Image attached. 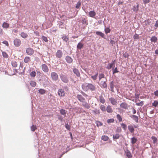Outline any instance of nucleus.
<instances>
[{
    "label": "nucleus",
    "mask_w": 158,
    "mask_h": 158,
    "mask_svg": "<svg viewBox=\"0 0 158 158\" xmlns=\"http://www.w3.org/2000/svg\"><path fill=\"white\" fill-rule=\"evenodd\" d=\"M81 87L82 89L85 91L88 90H90L91 91H94L96 89L95 85L91 83L83 84L82 85Z\"/></svg>",
    "instance_id": "nucleus-1"
},
{
    "label": "nucleus",
    "mask_w": 158,
    "mask_h": 158,
    "mask_svg": "<svg viewBox=\"0 0 158 158\" xmlns=\"http://www.w3.org/2000/svg\"><path fill=\"white\" fill-rule=\"evenodd\" d=\"M61 81L64 83H67L69 82V80L68 77L65 75L61 74L60 75Z\"/></svg>",
    "instance_id": "nucleus-2"
},
{
    "label": "nucleus",
    "mask_w": 158,
    "mask_h": 158,
    "mask_svg": "<svg viewBox=\"0 0 158 158\" xmlns=\"http://www.w3.org/2000/svg\"><path fill=\"white\" fill-rule=\"evenodd\" d=\"M52 80L53 81H56L58 79V76L57 74L55 72H52L51 74Z\"/></svg>",
    "instance_id": "nucleus-3"
},
{
    "label": "nucleus",
    "mask_w": 158,
    "mask_h": 158,
    "mask_svg": "<svg viewBox=\"0 0 158 158\" xmlns=\"http://www.w3.org/2000/svg\"><path fill=\"white\" fill-rule=\"evenodd\" d=\"M63 53L60 50H58L56 53V58H61L62 57Z\"/></svg>",
    "instance_id": "nucleus-4"
},
{
    "label": "nucleus",
    "mask_w": 158,
    "mask_h": 158,
    "mask_svg": "<svg viewBox=\"0 0 158 158\" xmlns=\"http://www.w3.org/2000/svg\"><path fill=\"white\" fill-rule=\"evenodd\" d=\"M14 43L16 47H19L21 44V42L19 39H15L14 41Z\"/></svg>",
    "instance_id": "nucleus-5"
},
{
    "label": "nucleus",
    "mask_w": 158,
    "mask_h": 158,
    "mask_svg": "<svg viewBox=\"0 0 158 158\" xmlns=\"http://www.w3.org/2000/svg\"><path fill=\"white\" fill-rule=\"evenodd\" d=\"M26 52L28 55H31L34 53V50L32 48H29L26 49Z\"/></svg>",
    "instance_id": "nucleus-6"
},
{
    "label": "nucleus",
    "mask_w": 158,
    "mask_h": 158,
    "mask_svg": "<svg viewBox=\"0 0 158 158\" xmlns=\"http://www.w3.org/2000/svg\"><path fill=\"white\" fill-rule=\"evenodd\" d=\"M42 69L44 72L45 73L48 72L49 70L48 67L45 64H43L42 65Z\"/></svg>",
    "instance_id": "nucleus-7"
},
{
    "label": "nucleus",
    "mask_w": 158,
    "mask_h": 158,
    "mask_svg": "<svg viewBox=\"0 0 158 158\" xmlns=\"http://www.w3.org/2000/svg\"><path fill=\"white\" fill-rule=\"evenodd\" d=\"M76 97L78 100L81 102H82L85 100V98L83 97L82 96L81 94H77Z\"/></svg>",
    "instance_id": "nucleus-8"
},
{
    "label": "nucleus",
    "mask_w": 158,
    "mask_h": 158,
    "mask_svg": "<svg viewBox=\"0 0 158 158\" xmlns=\"http://www.w3.org/2000/svg\"><path fill=\"white\" fill-rule=\"evenodd\" d=\"M109 101L113 105H115L117 104V102L116 100L113 98H110L109 99Z\"/></svg>",
    "instance_id": "nucleus-9"
},
{
    "label": "nucleus",
    "mask_w": 158,
    "mask_h": 158,
    "mask_svg": "<svg viewBox=\"0 0 158 158\" xmlns=\"http://www.w3.org/2000/svg\"><path fill=\"white\" fill-rule=\"evenodd\" d=\"M81 102L82 103V106L85 108L87 109H89L90 108V106L89 104L85 101V100Z\"/></svg>",
    "instance_id": "nucleus-10"
},
{
    "label": "nucleus",
    "mask_w": 158,
    "mask_h": 158,
    "mask_svg": "<svg viewBox=\"0 0 158 158\" xmlns=\"http://www.w3.org/2000/svg\"><path fill=\"white\" fill-rule=\"evenodd\" d=\"M100 86L102 88H106L107 85L105 81H102L100 83Z\"/></svg>",
    "instance_id": "nucleus-11"
},
{
    "label": "nucleus",
    "mask_w": 158,
    "mask_h": 158,
    "mask_svg": "<svg viewBox=\"0 0 158 158\" xmlns=\"http://www.w3.org/2000/svg\"><path fill=\"white\" fill-rule=\"evenodd\" d=\"M58 94L59 96L62 97L64 96V92L63 89H61L58 91Z\"/></svg>",
    "instance_id": "nucleus-12"
},
{
    "label": "nucleus",
    "mask_w": 158,
    "mask_h": 158,
    "mask_svg": "<svg viewBox=\"0 0 158 158\" xmlns=\"http://www.w3.org/2000/svg\"><path fill=\"white\" fill-rule=\"evenodd\" d=\"M73 72L76 74L77 77H79L80 76V73L79 70L76 68H74L73 69Z\"/></svg>",
    "instance_id": "nucleus-13"
},
{
    "label": "nucleus",
    "mask_w": 158,
    "mask_h": 158,
    "mask_svg": "<svg viewBox=\"0 0 158 158\" xmlns=\"http://www.w3.org/2000/svg\"><path fill=\"white\" fill-rule=\"evenodd\" d=\"M120 106L122 108L127 109L128 108V105L125 102L122 103L120 105Z\"/></svg>",
    "instance_id": "nucleus-14"
},
{
    "label": "nucleus",
    "mask_w": 158,
    "mask_h": 158,
    "mask_svg": "<svg viewBox=\"0 0 158 158\" xmlns=\"http://www.w3.org/2000/svg\"><path fill=\"white\" fill-rule=\"evenodd\" d=\"M65 60L69 64L71 63L72 62L73 59H72L69 56H67L65 58Z\"/></svg>",
    "instance_id": "nucleus-15"
},
{
    "label": "nucleus",
    "mask_w": 158,
    "mask_h": 158,
    "mask_svg": "<svg viewBox=\"0 0 158 158\" xmlns=\"http://www.w3.org/2000/svg\"><path fill=\"white\" fill-rule=\"evenodd\" d=\"M115 60L113 61L110 64H108V65L106 67V69H111L113 67V65H114Z\"/></svg>",
    "instance_id": "nucleus-16"
},
{
    "label": "nucleus",
    "mask_w": 158,
    "mask_h": 158,
    "mask_svg": "<svg viewBox=\"0 0 158 158\" xmlns=\"http://www.w3.org/2000/svg\"><path fill=\"white\" fill-rule=\"evenodd\" d=\"M136 5H134L133 6L132 10L133 11L135 12H137L139 10V4L138 3H136Z\"/></svg>",
    "instance_id": "nucleus-17"
},
{
    "label": "nucleus",
    "mask_w": 158,
    "mask_h": 158,
    "mask_svg": "<svg viewBox=\"0 0 158 158\" xmlns=\"http://www.w3.org/2000/svg\"><path fill=\"white\" fill-rule=\"evenodd\" d=\"M96 33L97 35L100 36L102 37L103 38L105 39H106V37H105L104 34L102 32L97 31L96 32Z\"/></svg>",
    "instance_id": "nucleus-18"
},
{
    "label": "nucleus",
    "mask_w": 158,
    "mask_h": 158,
    "mask_svg": "<svg viewBox=\"0 0 158 158\" xmlns=\"http://www.w3.org/2000/svg\"><path fill=\"white\" fill-rule=\"evenodd\" d=\"M128 128L130 132L131 133H133L134 132L135 130L134 127L132 125H129L128 127Z\"/></svg>",
    "instance_id": "nucleus-19"
},
{
    "label": "nucleus",
    "mask_w": 158,
    "mask_h": 158,
    "mask_svg": "<svg viewBox=\"0 0 158 158\" xmlns=\"http://www.w3.org/2000/svg\"><path fill=\"white\" fill-rule=\"evenodd\" d=\"M89 14L90 17L94 18L96 15V13L94 10L90 11L89 12Z\"/></svg>",
    "instance_id": "nucleus-20"
},
{
    "label": "nucleus",
    "mask_w": 158,
    "mask_h": 158,
    "mask_svg": "<svg viewBox=\"0 0 158 158\" xmlns=\"http://www.w3.org/2000/svg\"><path fill=\"white\" fill-rule=\"evenodd\" d=\"M150 40L152 42H153L155 43L157 42V39L155 36H153L151 38Z\"/></svg>",
    "instance_id": "nucleus-21"
},
{
    "label": "nucleus",
    "mask_w": 158,
    "mask_h": 158,
    "mask_svg": "<svg viewBox=\"0 0 158 158\" xmlns=\"http://www.w3.org/2000/svg\"><path fill=\"white\" fill-rule=\"evenodd\" d=\"M99 99L101 103L103 104L105 102V100L102 95H101L99 96Z\"/></svg>",
    "instance_id": "nucleus-22"
},
{
    "label": "nucleus",
    "mask_w": 158,
    "mask_h": 158,
    "mask_svg": "<svg viewBox=\"0 0 158 158\" xmlns=\"http://www.w3.org/2000/svg\"><path fill=\"white\" fill-rule=\"evenodd\" d=\"M106 111L108 113H112L113 112V110L110 106L108 105L106 107Z\"/></svg>",
    "instance_id": "nucleus-23"
},
{
    "label": "nucleus",
    "mask_w": 158,
    "mask_h": 158,
    "mask_svg": "<svg viewBox=\"0 0 158 158\" xmlns=\"http://www.w3.org/2000/svg\"><path fill=\"white\" fill-rule=\"evenodd\" d=\"M120 135L119 133H117L115 134H114L113 135V138L114 140L118 139L119 138Z\"/></svg>",
    "instance_id": "nucleus-24"
},
{
    "label": "nucleus",
    "mask_w": 158,
    "mask_h": 158,
    "mask_svg": "<svg viewBox=\"0 0 158 158\" xmlns=\"http://www.w3.org/2000/svg\"><path fill=\"white\" fill-rule=\"evenodd\" d=\"M9 26V24L6 22H4L2 25V27L5 28H8Z\"/></svg>",
    "instance_id": "nucleus-25"
},
{
    "label": "nucleus",
    "mask_w": 158,
    "mask_h": 158,
    "mask_svg": "<svg viewBox=\"0 0 158 158\" xmlns=\"http://www.w3.org/2000/svg\"><path fill=\"white\" fill-rule=\"evenodd\" d=\"M131 117L133 118V119L137 123L138 122V117L136 115H132L131 116Z\"/></svg>",
    "instance_id": "nucleus-26"
},
{
    "label": "nucleus",
    "mask_w": 158,
    "mask_h": 158,
    "mask_svg": "<svg viewBox=\"0 0 158 158\" xmlns=\"http://www.w3.org/2000/svg\"><path fill=\"white\" fill-rule=\"evenodd\" d=\"M83 44L81 42H79L77 46V49H81L82 48H83Z\"/></svg>",
    "instance_id": "nucleus-27"
},
{
    "label": "nucleus",
    "mask_w": 158,
    "mask_h": 158,
    "mask_svg": "<svg viewBox=\"0 0 158 158\" xmlns=\"http://www.w3.org/2000/svg\"><path fill=\"white\" fill-rule=\"evenodd\" d=\"M151 23V22L150 20H145L143 22V23L144 25H150V23Z\"/></svg>",
    "instance_id": "nucleus-28"
},
{
    "label": "nucleus",
    "mask_w": 158,
    "mask_h": 158,
    "mask_svg": "<svg viewBox=\"0 0 158 158\" xmlns=\"http://www.w3.org/2000/svg\"><path fill=\"white\" fill-rule=\"evenodd\" d=\"M126 156L128 158H131L132 157V155L131 152L129 151L128 150H127V151L126 152Z\"/></svg>",
    "instance_id": "nucleus-29"
},
{
    "label": "nucleus",
    "mask_w": 158,
    "mask_h": 158,
    "mask_svg": "<svg viewBox=\"0 0 158 158\" xmlns=\"http://www.w3.org/2000/svg\"><path fill=\"white\" fill-rule=\"evenodd\" d=\"M110 86L111 90L112 92H114L113 89L114 87V85L113 84V81H111L110 82Z\"/></svg>",
    "instance_id": "nucleus-30"
},
{
    "label": "nucleus",
    "mask_w": 158,
    "mask_h": 158,
    "mask_svg": "<svg viewBox=\"0 0 158 158\" xmlns=\"http://www.w3.org/2000/svg\"><path fill=\"white\" fill-rule=\"evenodd\" d=\"M38 92L40 94H43L45 93L46 91L44 89H40L39 90Z\"/></svg>",
    "instance_id": "nucleus-31"
},
{
    "label": "nucleus",
    "mask_w": 158,
    "mask_h": 158,
    "mask_svg": "<svg viewBox=\"0 0 158 158\" xmlns=\"http://www.w3.org/2000/svg\"><path fill=\"white\" fill-rule=\"evenodd\" d=\"M104 30L105 31V32L106 34H107V33H110V28L106 27L105 26Z\"/></svg>",
    "instance_id": "nucleus-32"
},
{
    "label": "nucleus",
    "mask_w": 158,
    "mask_h": 158,
    "mask_svg": "<svg viewBox=\"0 0 158 158\" xmlns=\"http://www.w3.org/2000/svg\"><path fill=\"white\" fill-rule=\"evenodd\" d=\"M30 61V58L28 56L25 57L24 60V61L25 63H27Z\"/></svg>",
    "instance_id": "nucleus-33"
},
{
    "label": "nucleus",
    "mask_w": 158,
    "mask_h": 158,
    "mask_svg": "<svg viewBox=\"0 0 158 158\" xmlns=\"http://www.w3.org/2000/svg\"><path fill=\"white\" fill-rule=\"evenodd\" d=\"M92 112L95 114H100V110L95 109L92 110Z\"/></svg>",
    "instance_id": "nucleus-34"
},
{
    "label": "nucleus",
    "mask_w": 158,
    "mask_h": 158,
    "mask_svg": "<svg viewBox=\"0 0 158 158\" xmlns=\"http://www.w3.org/2000/svg\"><path fill=\"white\" fill-rule=\"evenodd\" d=\"M60 112L61 114L64 115V117L65 116L66 112L65 110L63 109H61L60 110Z\"/></svg>",
    "instance_id": "nucleus-35"
},
{
    "label": "nucleus",
    "mask_w": 158,
    "mask_h": 158,
    "mask_svg": "<svg viewBox=\"0 0 158 158\" xmlns=\"http://www.w3.org/2000/svg\"><path fill=\"white\" fill-rule=\"evenodd\" d=\"M21 36L23 38H26L27 36L28 35L27 33H25L24 32H22L21 33Z\"/></svg>",
    "instance_id": "nucleus-36"
},
{
    "label": "nucleus",
    "mask_w": 158,
    "mask_h": 158,
    "mask_svg": "<svg viewBox=\"0 0 158 158\" xmlns=\"http://www.w3.org/2000/svg\"><path fill=\"white\" fill-rule=\"evenodd\" d=\"M109 139V137L105 135H103L102 137V139L105 141Z\"/></svg>",
    "instance_id": "nucleus-37"
},
{
    "label": "nucleus",
    "mask_w": 158,
    "mask_h": 158,
    "mask_svg": "<svg viewBox=\"0 0 158 158\" xmlns=\"http://www.w3.org/2000/svg\"><path fill=\"white\" fill-rule=\"evenodd\" d=\"M81 5V2L80 1H78L76 4L75 7L77 9H80V6Z\"/></svg>",
    "instance_id": "nucleus-38"
},
{
    "label": "nucleus",
    "mask_w": 158,
    "mask_h": 158,
    "mask_svg": "<svg viewBox=\"0 0 158 158\" xmlns=\"http://www.w3.org/2000/svg\"><path fill=\"white\" fill-rule=\"evenodd\" d=\"M98 75V73H97L95 75L91 76V77L94 81L96 80L97 79Z\"/></svg>",
    "instance_id": "nucleus-39"
},
{
    "label": "nucleus",
    "mask_w": 158,
    "mask_h": 158,
    "mask_svg": "<svg viewBox=\"0 0 158 158\" xmlns=\"http://www.w3.org/2000/svg\"><path fill=\"white\" fill-rule=\"evenodd\" d=\"M100 108L103 111H106V107L103 105H102L100 106Z\"/></svg>",
    "instance_id": "nucleus-40"
},
{
    "label": "nucleus",
    "mask_w": 158,
    "mask_h": 158,
    "mask_svg": "<svg viewBox=\"0 0 158 158\" xmlns=\"http://www.w3.org/2000/svg\"><path fill=\"white\" fill-rule=\"evenodd\" d=\"M137 139L133 137L131 138V142L133 144L135 143Z\"/></svg>",
    "instance_id": "nucleus-41"
},
{
    "label": "nucleus",
    "mask_w": 158,
    "mask_h": 158,
    "mask_svg": "<svg viewBox=\"0 0 158 158\" xmlns=\"http://www.w3.org/2000/svg\"><path fill=\"white\" fill-rule=\"evenodd\" d=\"M105 75L104 74L101 73L99 74L98 78L99 81H100L102 78H104Z\"/></svg>",
    "instance_id": "nucleus-42"
},
{
    "label": "nucleus",
    "mask_w": 158,
    "mask_h": 158,
    "mask_svg": "<svg viewBox=\"0 0 158 158\" xmlns=\"http://www.w3.org/2000/svg\"><path fill=\"white\" fill-rule=\"evenodd\" d=\"M11 64L13 67H16L17 66V62L15 61H12L11 62Z\"/></svg>",
    "instance_id": "nucleus-43"
},
{
    "label": "nucleus",
    "mask_w": 158,
    "mask_h": 158,
    "mask_svg": "<svg viewBox=\"0 0 158 158\" xmlns=\"http://www.w3.org/2000/svg\"><path fill=\"white\" fill-rule=\"evenodd\" d=\"M158 105V102L156 100L154 101V102L152 103V105L154 106L155 107H156Z\"/></svg>",
    "instance_id": "nucleus-44"
},
{
    "label": "nucleus",
    "mask_w": 158,
    "mask_h": 158,
    "mask_svg": "<svg viewBox=\"0 0 158 158\" xmlns=\"http://www.w3.org/2000/svg\"><path fill=\"white\" fill-rule=\"evenodd\" d=\"M116 117L119 122H121L122 121V118L119 114L117 115Z\"/></svg>",
    "instance_id": "nucleus-45"
},
{
    "label": "nucleus",
    "mask_w": 158,
    "mask_h": 158,
    "mask_svg": "<svg viewBox=\"0 0 158 158\" xmlns=\"http://www.w3.org/2000/svg\"><path fill=\"white\" fill-rule=\"evenodd\" d=\"M114 68L113 67L112 69L113 70V74H114L116 73H118L119 71L117 70V68L116 67L114 69Z\"/></svg>",
    "instance_id": "nucleus-46"
},
{
    "label": "nucleus",
    "mask_w": 158,
    "mask_h": 158,
    "mask_svg": "<svg viewBox=\"0 0 158 158\" xmlns=\"http://www.w3.org/2000/svg\"><path fill=\"white\" fill-rule=\"evenodd\" d=\"M30 84L32 87H35L36 85V83L34 81H31L30 82Z\"/></svg>",
    "instance_id": "nucleus-47"
},
{
    "label": "nucleus",
    "mask_w": 158,
    "mask_h": 158,
    "mask_svg": "<svg viewBox=\"0 0 158 158\" xmlns=\"http://www.w3.org/2000/svg\"><path fill=\"white\" fill-rule=\"evenodd\" d=\"M62 39L65 42H67L68 40L69 39L68 37H66V36H64L62 37Z\"/></svg>",
    "instance_id": "nucleus-48"
},
{
    "label": "nucleus",
    "mask_w": 158,
    "mask_h": 158,
    "mask_svg": "<svg viewBox=\"0 0 158 158\" xmlns=\"http://www.w3.org/2000/svg\"><path fill=\"white\" fill-rule=\"evenodd\" d=\"M121 125L122 126L124 130H125L127 128V126L124 123H122V124H121Z\"/></svg>",
    "instance_id": "nucleus-49"
},
{
    "label": "nucleus",
    "mask_w": 158,
    "mask_h": 158,
    "mask_svg": "<svg viewBox=\"0 0 158 158\" xmlns=\"http://www.w3.org/2000/svg\"><path fill=\"white\" fill-rule=\"evenodd\" d=\"M152 139L153 140V143H155L157 141L156 138L154 136H152Z\"/></svg>",
    "instance_id": "nucleus-50"
},
{
    "label": "nucleus",
    "mask_w": 158,
    "mask_h": 158,
    "mask_svg": "<svg viewBox=\"0 0 158 158\" xmlns=\"http://www.w3.org/2000/svg\"><path fill=\"white\" fill-rule=\"evenodd\" d=\"M31 130L34 131H35V130L36 129V127L35 126H34V125H32L31 127Z\"/></svg>",
    "instance_id": "nucleus-51"
},
{
    "label": "nucleus",
    "mask_w": 158,
    "mask_h": 158,
    "mask_svg": "<svg viewBox=\"0 0 158 158\" xmlns=\"http://www.w3.org/2000/svg\"><path fill=\"white\" fill-rule=\"evenodd\" d=\"M2 55L3 57H4V58H7L8 56L6 52H2Z\"/></svg>",
    "instance_id": "nucleus-52"
},
{
    "label": "nucleus",
    "mask_w": 158,
    "mask_h": 158,
    "mask_svg": "<svg viewBox=\"0 0 158 158\" xmlns=\"http://www.w3.org/2000/svg\"><path fill=\"white\" fill-rule=\"evenodd\" d=\"M30 76L32 77L35 76L36 73L35 71H32L30 73Z\"/></svg>",
    "instance_id": "nucleus-53"
},
{
    "label": "nucleus",
    "mask_w": 158,
    "mask_h": 158,
    "mask_svg": "<svg viewBox=\"0 0 158 158\" xmlns=\"http://www.w3.org/2000/svg\"><path fill=\"white\" fill-rule=\"evenodd\" d=\"M114 122V120L113 118L109 119H108L107 120V122L108 123H113Z\"/></svg>",
    "instance_id": "nucleus-54"
},
{
    "label": "nucleus",
    "mask_w": 158,
    "mask_h": 158,
    "mask_svg": "<svg viewBox=\"0 0 158 158\" xmlns=\"http://www.w3.org/2000/svg\"><path fill=\"white\" fill-rule=\"evenodd\" d=\"M42 40L45 42H48V39H47V37H45L44 36H42Z\"/></svg>",
    "instance_id": "nucleus-55"
},
{
    "label": "nucleus",
    "mask_w": 158,
    "mask_h": 158,
    "mask_svg": "<svg viewBox=\"0 0 158 158\" xmlns=\"http://www.w3.org/2000/svg\"><path fill=\"white\" fill-rule=\"evenodd\" d=\"M96 124L98 127H99L100 126H102V123L100 121H96Z\"/></svg>",
    "instance_id": "nucleus-56"
},
{
    "label": "nucleus",
    "mask_w": 158,
    "mask_h": 158,
    "mask_svg": "<svg viewBox=\"0 0 158 158\" xmlns=\"http://www.w3.org/2000/svg\"><path fill=\"white\" fill-rule=\"evenodd\" d=\"M65 127L67 129L69 130L70 129V126L67 123L65 124Z\"/></svg>",
    "instance_id": "nucleus-57"
},
{
    "label": "nucleus",
    "mask_w": 158,
    "mask_h": 158,
    "mask_svg": "<svg viewBox=\"0 0 158 158\" xmlns=\"http://www.w3.org/2000/svg\"><path fill=\"white\" fill-rule=\"evenodd\" d=\"M133 38L135 39H138L139 38V35L138 34H135L134 35Z\"/></svg>",
    "instance_id": "nucleus-58"
},
{
    "label": "nucleus",
    "mask_w": 158,
    "mask_h": 158,
    "mask_svg": "<svg viewBox=\"0 0 158 158\" xmlns=\"http://www.w3.org/2000/svg\"><path fill=\"white\" fill-rule=\"evenodd\" d=\"M136 105L137 106H142L143 105V101H141L139 103H136Z\"/></svg>",
    "instance_id": "nucleus-59"
},
{
    "label": "nucleus",
    "mask_w": 158,
    "mask_h": 158,
    "mask_svg": "<svg viewBox=\"0 0 158 158\" xmlns=\"http://www.w3.org/2000/svg\"><path fill=\"white\" fill-rule=\"evenodd\" d=\"M123 56L124 57L126 58L128 57L129 55L127 52H125L124 54H123Z\"/></svg>",
    "instance_id": "nucleus-60"
},
{
    "label": "nucleus",
    "mask_w": 158,
    "mask_h": 158,
    "mask_svg": "<svg viewBox=\"0 0 158 158\" xmlns=\"http://www.w3.org/2000/svg\"><path fill=\"white\" fill-rule=\"evenodd\" d=\"M87 20L85 18L81 20V22L83 24H86V23Z\"/></svg>",
    "instance_id": "nucleus-61"
},
{
    "label": "nucleus",
    "mask_w": 158,
    "mask_h": 158,
    "mask_svg": "<svg viewBox=\"0 0 158 158\" xmlns=\"http://www.w3.org/2000/svg\"><path fill=\"white\" fill-rule=\"evenodd\" d=\"M2 43L5 44L7 46H9V44L8 42L6 40H4L2 42Z\"/></svg>",
    "instance_id": "nucleus-62"
},
{
    "label": "nucleus",
    "mask_w": 158,
    "mask_h": 158,
    "mask_svg": "<svg viewBox=\"0 0 158 158\" xmlns=\"http://www.w3.org/2000/svg\"><path fill=\"white\" fill-rule=\"evenodd\" d=\"M121 129L120 127H118L116 130V132H120L121 131Z\"/></svg>",
    "instance_id": "nucleus-63"
},
{
    "label": "nucleus",
    "mask_w": 158,
    "mask_h": 158,
    "mask_svg": "<svg viewBox=\"0 0 158 158\" xmlns=\"http://www.w3.org/2000/svg\"><path fill=\"white\" fill-rule=\"evenodd\" d=\"M81 93L85 97H86L88 96V95L83 91H81Z\"/></svg>",
    "instance_id": "nucleus-64"
}]
</instances>
